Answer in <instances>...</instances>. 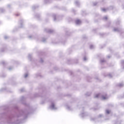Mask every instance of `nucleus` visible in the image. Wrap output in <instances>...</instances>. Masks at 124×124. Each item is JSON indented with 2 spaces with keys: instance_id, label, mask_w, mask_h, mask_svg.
<instances>
[{
  "instance_id": "f03ea898",
  "label": "nucleus",
  "mask_w": 124,
  "mask_h": 124,
  "mask_svg": "<svg viewBox=\"0 0 124 124\" xmlns=\"http://www.w3.org/2000/svg\"><path fill=\"white\" fill-rule=\"evenodd\" d=\"M76 24H77V25H78V24H80L81 23V21L80 20H79V19L77 20L76 21Z\"/></svg>"
},
{
  "instance_id": "39448f33",
  "label": "nucleus",
  "mask_w": 124,
  "mask_h": 124,
  "mask_svg": "<svg viewBox=\"0 0 124 124\" xmlns=\"http://www.w3.org/2000/svg\"><path fill=\"white\" fill-rule=\"evenodd\" d=\"M106 113L107 114H109L110 113V111L108 110L106 111Z\"/></svg>"
},
{
  "instance_id": "7ed1b4c3",
  "label": "nucleus",
  "mask_w": 124,
  "mask_h": 124,
  "mask_svg": "<svg viewBox=\"0 0 124 124\" xmlns=\"http://www.w3.org/2000/svg\"><path fill=\"white\" fill-rule=\"evenodd\" d=\"M102 10L104 12H106V10H107V9H106V8H102Z\"/></svg>"
},
{
  "instance_id": "f257e3e1",
  "label": "nucleus",
  "mask_w": 124,
  "mask_h": 124,
  "mask_svg": "<svg viewBox=\"0 0 124 124\" xmlns=\"http://www.w3.org/2000/svg\"><path fill=\"white\" fill-rule=\"evenodd\" d=\"M102 99L103 100L107 99V96L106 95L102 96Z\"/></svg>"
},
{
  "instance_id": "20e7f679",
  "label": "nucleus",
  "mask_w": 124,
  "mask_h": 124,
  "mask_svg": "<svg viewBox=\"0 0 124 124\" xmlns=\"http://www.w3.org/2000/svg\"><path fill=\"white\" fill-rule=\"evenodd\" d=\"M99 94H97L95 96V98H97V97H99Z\"/></svg>"
}]
</instances>
